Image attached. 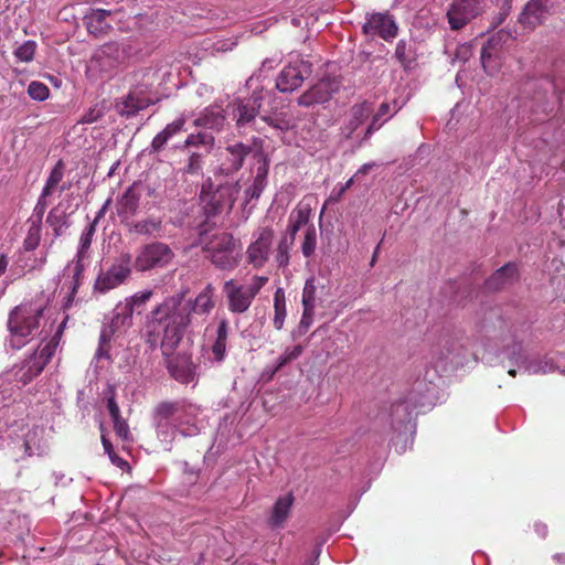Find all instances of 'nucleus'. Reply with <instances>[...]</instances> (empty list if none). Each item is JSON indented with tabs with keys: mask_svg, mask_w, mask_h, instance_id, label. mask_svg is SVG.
Instances as JSON below:
<instances>
[{
	"mask_svg": "<svg viewBox=\"0 0 565 565\" xmlns=\"http://www.w3.org/2000/svg\"><path fill=\"white\" fill-rule=\"evenodd\" d=\"M302 352L303 347L301 344L286 348L285 351L276 359L275 371L297 360Z\"/></svg>",
	"mask_w": 565,
	"mask_h": 565,
	"instance_id": "43",
	"label": "nucleus"
},
{
	"mask_svg": "<svg viewBox=\"0 0 565 565\" xmlns=\"http://www.w3.org/2000/svg\"><path fill=\"white\" fill-rule=\"evenodd\" d=\"M152 296L151 289H145L125 298L120 303L134 316L135 312L140 313L143 310Z\"/></svg>",
	"mask_w": 565,
	"mask_h": 565,
	"instance_id": "40",
	"label": "nucleus"
},
{
	"mask_svg": "<svg viewBox=\"0 0 565 565\" xmlns=\"http://www.w3.org/2000/svg\"><path fill=\"white\" fill-rule=\"evenodd\" d=\"M35 50L36 43L34 41L28 40L15 49L14 56L20 62L29 63L33 60Z\"/></svg>",
	"mask_w": 565,
	"mask_h": 565,
	"instance_id": "49",
	"label": "nucleus"
},
{
	"mask_svg": "<svg viewBox=\"0 0 565 565\" xmlns=\"http://www.w3.org/2000/svg\"><path fill=\"white\" fill-rule=\"evenodd\" d=\"M28 94L34 100L43 102L49 97L50 89L45 84L33 81L29 84Z\"/></svg>",
	"mask_w": 565,
	"mask_h": 565,
	"instance_id": "53",
	"label": "nucleus"
},
{
	"mask_svg": "<svg viewBox=\"0 0 565 565\" xmlns=\"http://www.w3.org/2000/svg\"><path fill=\"white\" fill-rule=\"evenodd\" d=\"M225 121L223 109L213 105L207 108L195 119V126L204 127L207 129H221Z\"/></svg>",
	"mask_w": 565,
	"mask_h": 565,
	"instance_id": "32",
	"label": "nucleus"
},
{
	"mask_svg": "<svg viewBox=\"0 0 565 565\" xmlns=\"http://www.w3.org/2000/svg\"><path fill=\"white\" fill-rule=\"evenodd\" d=\"M262 106V96L253 95L245 99H237L233 105V114L238 128L250 124L257 116Z\"/></svg>",
	"mask_w": 565,
	"mask_h": 565,
	"instance_id": "24",
	"label": "nucleus"
},
{
	"mask_svg": "<svg viewBox=\"0 0 565 565\" xmlns=\"http://www.w3.org/2000/svg\"><path fill=\"white\" fill-rule=\"evenodd\" d=\"M175 411V406L174 404H171V403H161L158 407H157V412L158 414L162 415L163 417H169L170 415H172Z\"/></svg>",
	"mask_w": 565,
	"mask_h": 565,
	"instance_id": "59",
	"label": "nucleus"
},
{
	"mask_svg": "<svg viewBox=\"0 0 565 565\" xmlns=\"http://www.w3.org/2000/svg\"><path fill=\"white\" fill-rule=\"evenodd\" d=\"M409 53H411V45L405 40H399L397 42V45L395 49V57L405 67L409 66V64L412 63V57H411Z\"/></svg>",
	"mask_w": 565,
	"mask_h": 565,
	"instance_id": "54",
	"label": "nucleus"
},
{
	"mask_svg": "<svg viewBox=\"0 0 565 565\" xmlns=\"http://www.w3.org/2000/svg\"><path fill=\"white\" fill-rule=\"evenodd\" d=\"M109 460L113 465L117 466L120 469L129 468V463L121 457H119L115 451H111V454L108 456Z\"/></svg>",
	"mask_w": 565,
	"mask_h": 565,
	"instance_id": "61",
	"label": "nucleus"
},
{
	"mask_svg": "<svg viewBox=\"0 0 565 565\" xmlns=\"http://www.w3.org/2000/svg\"><path fill=\"white\" fill-rule=\"evenodd\" d=\"M113 14L111 10L105 9H89L83 17V22L89 34L94 36H103L111 29L109 17Z\"/></svg>",
	"mask_w": 565,
	"mask_h": 565,
	"instance_id": "26",
	"label": "nucleus"
},
{
	"mask_svg": "<svg viewBox=\"0 0 565 565\" xmlns=\"http://www.w3.org/2000/svg\"><path fill=\"white\" fill-rule=\"evenodd\" d=\"M64 178V163L62 160H58L55 166L52 168L45 184L42 189L44 195H52L54 189L60 184V182Z\"/></svg>",
	"mask_w": 565,
	"mask_h": 565,
	"instance_id": "42",
	"label": "nucleus"
},
{
	"mask_svg": "<svg viewBox=\"0 0 565 565\" xmlns=\"http://www.w3.org/2000/svg\"><path fill=\"white\" fill-rule=\"evenodd\" d=\"M110 345L98 342V348L86 372V379L89 386L99 385L100 380L105 377L107 367L110 364Z\"/></svg>",
	"mask_w": 565,
	"mask_h": 565,
	"instance_id": "23",
	"label": "nucleus"
},
{
	"mask_svg": "<svg viewBox=\"0 0 565 565\" xmlns=\"http://www.w3.org/2000/svg\"><path fill=\"white\" fill-rule=\"evenodd\" d=\"M311 217V207L308 204H300L294 210L289 216V223L287 232L290 235L291 242L295 241V236L298 231L308 224Z\"/></svg>",
	"mask_w": 565,
	"mask_h": 565,
	"instance_id": "36",
	"label": "nucleus"
},
{
	"mask_svg": "<svg viewBox=\"0 0 565 565\" xmlns=\"http://www.w3.org/2000/svg\"><path fill=\"white\" fill-rule=\"evenodd\" d=\"M131 275V257L124 254L120 258L111 264L106 270H102L94 284V290L106 294L120 285L125 284Z\"/></svg>",
	"mask_w": 565,
	"mask_h": 565,
	"instance_id": "12",
	"label": "nucleus"
},
{
	"mask_svg": "<svg viewBox=\"0 0 565 565\" xmlns=\"http://www.w3.org/2000/svg\"><path fill=\"white\" fill-rule=\"evenodd\" d=\"M215 142V138L211 132L200 131L198 134H190L183 143L177 146L179 150H191L194 148L198 151L209 153Z\"/></svg>",
	"mask_w": 565,
	"mask_h": 565,
	"instance_id": "31",
	"label": "nucleus"
},
{
	"mask_svg": "<svg viewBox=\"0 0 565 565\" xmlns=\"http://www.w3.org/2000/svg\"><path fill=\"white\" fill-rule=\"evenodd\" d=\"M204 154V151L189 150L188 161L183 168L184 172L189 174L199 173L202 169V160Z\"/></svg>",
	"mask_w": 565,
	"mask_h": 565,
	"instance_id": "48",
	"label": "nucleus"
},
{
	"mask_svg": "<svg viewBox=\"0 0 565 565\" xmlns=\"http://www.w3.org/2000/svg\"><path fill=\"white\" fill-rule=\"evenodd\" d=\"M316 279L310 277L306 280L302 290V307L315 308L316 307Z\"/></svg>",
	"mask_w": 565,
	"mask_h": 565,
	"instance_id": "50",
	"label": "nucleus"
},
{
	"mask_svg": "<svg viewBox=\"0 0 565 565\" xmlns=\"http://www.w3.org/2000/svg\"><path fill=\"white\" fill-rule=\"evenodd\" d=\"M398 108L396 107V103L393 105L388 103H382L377 109V111L373 115L372 120L366 129V136L372 135L374 131L379 130L390 118H392Z\"/></svg>",
	"mask_w": 565,
	"mask_h": 565,
	"instance_id": "37",
	"label": "nucleus"
},
{
	"mask_svg": "<svg viewBox=\"0 0 565 565\" xmlns=\"http://www.w3.org/2000/svg\"><path fill=\"white\" fill-rule=\"evenodd\" d=\"M44 308L36 303H21L13 308L9 313L8 330L9 338L7 340L8 345L13 350H20L28 344L35 335L44 333L41 342H47L57 324L51 323L49 330L44 323L43 316Z\"/></svg>",
	"mask_w": 565,
	"mask_h": 565,
	"instance_id": "2",
	"label": "nucleus"
},
{
	"mask_svg": "<svg viewBox=\"0 0 565 565\" xmlns=\"http://www.w3.org/2000/svg\"><path fill=\"white\" fill-rule=\"evenodd\" d=\"M338 89L339 83L335 79H321L299 96L298 104L305 107L323 104L328 102Z\"/></svg>",
	"mask_w": 565,
	"mask_h": 565,
	"instance_id": "19",
	"label": "nucleus"
},
{
	"mask_svg": "<svg viewBox=\"0 0 565 565\" xmlns=\"http://www.w3.org/2000/svg\"><path fill=\"white\" fill-rule=\"evenodd\" d=\"M107 408L111 417L116 435L122 440H128L130 437L129 426L127 420L120 415V409L115 401L114 394L107 398Z\"/></svg>",
	"mask_w": 565,
	"mask_h": 565,
	"instance_id": "35",
	"label": "nucleus"
},
{
	"mask_svg": "<svg viewBox=\"0 0 565 565\" xmlns=\"http://www.w3.org/2000/svg\"><path fill=\"white\" fill-rule=\"evenodd\" d=\"M516 277V266L507 264L491 275L486 281V287L489 290H499L504 286L511 284Z\"/></svg>",
	"mask_w": 565,
	"mask_h": 565,
	"instance_id": "33",
	"label": "nucleus"
},
{
	"mask_svg": "<svg viewBox=\"0 0 565 565\" xmlns=\"http://www.w3.org/2000/svg\"><path fill=\"white\" fill-rule=\"evenodd\" d=\"M250 151L252 147L243 142L228 145L223 153L224 158L220 167L221 171L226 175L238 171Z\"/></svg>",
	"mask_w": 565,
	"mask_h": 565,
	"instance_id": "22",
	"label": "nucleus"
},
{
	"mask_svg": "<svg viewBox=\"0 0 565 565\" xmlns=\"http://www.w3.org/2000/svg\"><path fill=\"white\" fill-rule=\"evenodd\" d=\"M50 195H44V192L41 191L40 196L38 198V202L33 209L32 215L28 220V222H33L38 224H42L43 216L45 214V211L47 209L49 202L47 198Z\"/></svg>",
	"mask_w": 565,
	"mask_h": 565,
	"instance_id": "52",
	"label": "nucleus"
},
{
	"mask_svg": "<svg viewBox=\"0 0 565 565\" xmlns=\"http://www.w3.org/2000/svg\"><path fill=\"white\" fill-rule=\"evenodd\" d=\"M157 75L158 71L152 67L140 68L134 73V87L122 102L117 104L120 115L132 117L153 103L149 93L157 82Z\"/></svg>",
	"mask_w": 565,
	"mask_h": 565,
	"instance_id": "4",
	"label": "nucleus"
},
{
	"mask_svg": "<svg viewBox=\"0 0 565 565\" xmlns=\"http://www.w3.org/2000/svg\"><path fill=\"white\" fill-rule=\"evenodd\" d=\"M512 36L504 30L498 31L490 36L481 47L480 60L483 70L492 75L499 71L502 60L503 47Z\"/></svg>",
	"mask_w": 565,
	"mask_h": 565,
	"instance_id": "14",
	"label": "nucleus"
},
{
	"mask_svg": "<svg viewBox=\"0 0 565 565\" xmlns=\"http://www.w3.org/2000/svg\"><path fill=\"white\" fill-rule=\"evenodd\" d=\"M486 0H452L446 12L449 28L452 31L463 29L480 17L486 11Z\"/></svg>",
	"mask_w": 565,
	"mask_h": 565,
	"instance_id": "11",
	"label": "nucleus"
},
{
	"mask_svg": "<svg viewBox=\"0 0 565 565\" xmlns=\"http://www.w3.org/2000/svg\"><path fill=\"white\" fill-rule=\"evenodd\" d=\"M274 239V231L270 227H260L253 234V241L246 249V260L255 269L265 266L269 258Z\"/></svg>",
	"mask_w": 565,
	"mask_h": 565,
	"instance_id": "16",
	"label": "nucleus"
},
{
	"mask_svg": "<svg viewBox=\"0 0 565 565\" xmlns=\"http://www.w3.org/2000/svg\"><path fill=\"white\" fill-rule=\"evenodd\" d=\"M167 136L162 132V130L154 136V138L151 141V151L152 152H159L161 151L164 146L168 143Z\"/></svg>",
	"mask_w": 565,
	"mask_h": 565,
	"instance_id": "57",
	"label": "nucleus"
},
{
	"mask_svg": "<svg viewBox=\"0 0 565 565\" xmlns=\"http://www.w3.org/2000/svg\"><path fill=\"white\" fill-rule=\"evenodd\" d=\"M267 282V276H254L247 285H239L234 279L226 280L223 291L226 296L228 310L235 315L245 313Z\"/></svg>",
	"mask_w": 565,
	"mask_h": 565,
	"instance_id": "8",
	"label": "nucleus"
},
{
	"mask_svg": "<svg viewBox=\"0 0 565 565\" xmlns=\"http://www.w3.org/2000/svg\"><path fill=\"white\" fill-rule=\"evenodd\" d=\"M110 203H111V199L109 198L105 201V203L98 210V212L96 213V215L90 224H94L95 227L97 226L98 222L105 216Z\"/></svg>",
	"mask_w": 565,
	"mask_h": 565,
	"instance_id": "60",
	"label": "nucleus"
},
{
	"mask_svg": "<svg viewBox=\"0 0 565 565\" xmlns=\"http://www.w3.org/2000/svg\"><path fill=\"white\" fill-rule=\"evenodd\" d=\"M184 126H185V118L179 117L175 120H173L172 122L168 124L164 127V129L162 130V132L167 136V139L170 140L174 136H177L178 134L183 131Z\"/></svg>",
	"mask_w": 565,
	"mask_h": 565,
	"instance_id": "55",
	"label": "nucleus"
},
{
	"mask_svg": "<svg viewBox=\"0 0 565 565\" xmlns=\"http://www.w3.org/2000/svg\"><path fill=\"white\" fill-rule=\"evenodd\" d=\"M266 121L271 128L285 132L294 127L292 119L280 114L275 116H265L262 118Z\"/></svg>",
	"mask_w": 565,
	"mask_h": 565,
	"instance_id": "46",
	"label": "nucleus"
},
{
	"mask_svg": "<svg viewBox=\"0 0 565 565\" xmlns=\"http://www.w3.org/2000/svg\"><path fill=\"white\" fill-rule=\"evenodd\" d=\"M29 228L26 237L23 242V247L25 250H34L41 241V231H42V224L28 222Z\"/></svg>",
	"mask_w": 565,
	"mask_h": 565,
	"instance_id": "44",
	"label": "nucleus"
},
{
	"mask_svg": "<svg viewBox=\"0 0 565 565\" xmlns=\"http://www.w3.org/2000/svg\"><path fill=\"white\" fill-rule=\"evenodd\" d=\"M211 263L223 271L234 270L241 260L237 241L227 232L214 234L203 247Z\"/></svg>",
	"mask_w": 565,
	"mask_h": 565,
	"instance_id": "6",
	"label": "nucleus"
},
{
	"mask_svg": "<svg viewBox=\"0 0 565 565\" xmlns=\"http://www.w3.org/2000/svg\"><path fill=\"white\" fill-rule=\"evenodd\" d=\"M72 213H67L62 203L54 206L46 216V224L53 230L54 236H62L72 225L70 220Z\"/></svg>",
	"mask_w": 565,
	"mask_h": 565,
	"instance_id": "29",
	"label": "nucleus"
},
{
	"mask_svg": "<svg viewBox=\"0 0 565 565\" xmlns=\"http://www.w3.org/2000/svg\"><path fill=\"white\" fill-rule=\"evenodd\" d=\"M96 232V227L94 224H89L82 233L79 237L77 254H76V264L73 268V274L70 280L68 289H71V294L74 295L79 286V277L84 270V260L87 258L88 249L92 245L93 236Z\"/></svg>",
	"mask_w": 565,
	"mask_h": 565,
	"instance_id": "21",
	"label": "nucleus"
},
{
	"mask_svg": "<svg viewBox=\"0 0 565 565\" xmlns=\"http://www.w3.org/2000/svg\"><path fill=\"white\" fill-rule=\"evenodd\" d=\"M317 246V233L315 226L311 224L306 228L303 242L301 244V252L305 257L313 255Z\"/></svg>",
	"mask_w": 565,
	"mask_h": 565,
	"instance_id": "47",
	"label": "nucleus"
},
{
	"mask_svg": "<svg viewBox=\"0 0 565 565\" xmlns=\"http://www.w3.org/2000/svg\"><path fill=\"white\" fill-rule=\"evenodd\" d=\"M181 289L156 306L146 318L145 337L151 349L161 348L170 355L180 344L193 316H209L215 307V288L207 284L194 299L185 300Z\"/></svg>",
	"mask_w": 565,
	"mask_h": 565,
	"instance_id": "1",
	"label": "nucleus"
},
{
	"mask_svg": "<svg viewBox=\"0 0 565 565\" xmlns=\"http://www.w3.org/2000/svg\"><path fill=\"white\" fill-rule=\"evenodd\" d=\"M472 56V45L468 43L459 44L454 53L452 62H467Z\"/></svg>",
	"mask_w": 565,
	"mask_h": 565,
	"instance_id": "56",
	"label": "nucleus"
},
{
	"mask_svg": "<svg viewBox=\"0 0 565 565\" xmlns=\"http://www.w3.org/2000/svg\"><path fill=\"white\" fill-rule=\"evenodd\" d=\"M503 353L509 358L511 363L516 366V369L512 367L509 370V374L512 376H515L516 372L531 375L547 374L555 370H561V372L565 373V365L559 363L555 364L551 358H527L523 354L522 347L519 343H515L511 350L507 349Z\"/></svg>",
	"mask_w": 565,
	"mask_h": 565,
	"instance_id": "9",
	"label": "nucleus"
},
{
	"mask_svg": "<svg viewBox=\"0 0 565 565\" xmlns=\"http://www.w3.org/2000/svg\"><path fill=\"white\" fill-rule=\"evenodd\" d=\"M239 192L238 182H226L213 186L207 180L203 183L200 200L205 214L215 216L223 212H230Z\"/></svg>",
	"mask_w": 565,
	"mask_h": 565,
	"instance_id": "7",
	"label": "nucleus"
},
{
	"mask_svg": "<svg viewBox=\"0 0 565 565\" xmlns=\"http://www.w3.org/2000/svg\"><path fill=\"white\" fill-rule=\"evenodd\" d=\"M362 30L366 35H379L385 41H391L397 35L398 28L392 15L375 12L366 17Z\"/></svg>",
	"mask_w": 565,
	"mask_h": 565,
	"instance_id": "18",
	"label": "nucleus"
},
{
	"mask_svg": "<svg viewBox=\"0 0 565 565\" xmlns=\"http://www.w3.org/2000/svg\"><path fill=\"white\" fill-rule=\"evenodd\" d=\"M131 326L132 315L118 302L110 315L104 318L98 342L110 345V341L115 335L126 333Z\"/></svg>",
	"mask_w": 565,
	"mask_h": 565,
	"instance_id": "15",
	"label": "nucleus"
},
{
	"mask_svg": "<svg viewBox=\"0 0 565 565\" xmlns=\"http://www.w3.org/2000/svg\"><path fill=\"white\" fill-rule=\"evenodd\" d=\"M174 253L162 242L143 245L137 253L134 267L139 273L167 268L173 260Z\"/></svg>",
	"mask_w": 565,
	"mask_h": 565,
	"instance_id": "10",
	"label": "nucleus"
},
{
	"mask_svg": "<svg viewBox=\"0 0 565 565\" xmlns=\"http://www.w3.org/2000/svg\"><path fill=\"white\" fill-rule=\"evenodd\" d=\"M310 73V63L296 56L280 71L276 79V87L281 93H292L302 85Z\"/></svg>",
	"mask_w": 565,
	"mask_h": 565,
	"instance_id": "13",
	"label": "nucleus"
},
{
	"mask_svg": "<svg viewBox=\"0 0 565 565\" xmlns=\"http://www.w3.org/2000/svg\"><path fill=\"white\" fill-rule=\"evenodd\" d=\"M131 230L146 236H162V221L160 217L149 216L132 224Z\"/></svg>",
	"mask_w": 565,
	"mask_h": 565,
	"instance_id": "38",
	"label": "nucleus"
},
{
	"mask_svg": "<svg viewBox=\"0 0 565 565\" xmlns=\"http://www.w3.org/2000/svg\"><path fill=\"white\" fill-rule=\"evenodd\" d=\"M315 308L303 307V312L298 324V328L292 332V338L296 339L307 333L313 322Z\"/></svg>",
	"mask_w": 565,
	"mask_h": 565,
	"instance_id": "51",
	"label": "nucleus"
},
{
	"mask_svg": "<svg viewBox=\"0 0 565 565\" xmlns=\"http://www.w3.org/2000/svg\"><path fill=\"white\" fill-rule=\"evenodd\" d=\"M556 0H530L519 15L524 29L533 30L554 10Z\"/></svg>",
	"mask_w": 565,
	"mask_h": 565,
	"instance_id": "17",
	"label": "nucleus"
},
{
	"mask_svg": "<svg viewBox=\"0 0 565 565\" xmlns=\"http://www.w3.org/2000/svg\"><path fill=\"white\" fill-rule=\"evenodd\" d=\"M100 117H102V111L99 109L90 108L83 115L81 122L93 124V122H96Z\"/></svg>",
	"mask_w": 565,
	"mask_h": 565,
	"instance_id": "58",
	"label": "nucleus"
},
{
	"mask_svg": "<svg viewBox=\"0 0 565 565\" xmlns=\"http://www.w3.org/2000/svg\"><path fill=\"white\" fill-rule=\"evenodd\" d=\"M67 317L61 321L56 327L52 338L44 343V340L40 342L33 355L23 362L21 365H14L12 369L7 370L0 374V388L4 386H11V388H22L28 385L35 376H38L44 366L49 363L52 356L55 354L65 326Z\"/></svg>",
	"mask_w": 565,
	"mask_h": 565,
	"instance_id": "3",
	"label": "nucleus"
},
{
	"mask_svg": "<svg viewBox=\"0 0 565 565\" xmlns=\"http://www.w3.org/2000/svg\"><path fill=\"white\" fill-rule=\"evenodd\" d=\"M373 107L371 103L364 102L352 106L350 117L343 132L350 137L371 116Z\"/></svg>",
	"mask_w": 565,
	"mask_h": 565,
	"instance_id": "30",
	"label": "nucleus"
},
{
	"mask_svg": "<svg viewBox=\"0 0 565 565\" xmlns=\"http://www.w3.org/2000/svg\"><path fill=\"white\" fill-rule=\"evenodd\" d=\"M134 55L130 44L108 42L98 47L90 60L89 70L102 77H111Z\"/></svg>",
	"mask_w": 565,
	"mask_h": 565,
	"instance_id": "5",
	"label": "nucleus"
},
{
	"mask_svg": "<svg viewBox=\"0 0 565 565\" xmlns=\"http://www.w3.org/2000/svg\"><path fill=\"white\" fill-rule=\"evenodd\" d=\"M276 65H277V61L275 58H266L262 63L260 72L263 70H273L274 67H276Z\"/></svg>",
	"mask_w": 565,
	"mask_h": 565,
	"instance_id": "63",
	"label": "nucleus"
},
{
	"mask_svg": "<svg viewBox=\"0 0 565 565\" xmlns=\"http://www.w3.org/2000/svg\"><path fill=\"white\" fill-rule=\"evenodd\" d=\"M461 345L451 339H444L430 348V362L436 366H447L448 364L458 366L462 362L459 359Z\"/></svg>",
	"mask_w": 565,
	"mask_h": 565,
	"instance_id": "20",
	"label": "nucleus"
},
{
	"mask_svg": "<svg viewBox=\"0 0 565 565\" xmlns=\"http://www.w3.org/2000/svg\"><path fill=\"white\" fill-rule=\"evenodd\" d=\"M230 332V323L223 318L218 321L215 337L212 340L210 350L207 351V360L211 363L221 364L226 358V345Z\"/></svg>",
	"mask_w": 565,
	"mask_h": 565,
	"instance_id": "25",
	"label": "nucleus"
},
{
	"mask_svg": "<svg viewBox=\"0 0 565 565\" xmlns=\"http://www.w3.org/2000/svg\"><path fill=\"white\" fill-rule=\"evenodd\" d=\"M267 173L268 169L266 164L257 168V172L252 185L245 190V196L247 201L253 199L257 200L262 195L264 189L267 185Z\"/></svg>",
	"mask_w": 565,
	"mask_h": 565,
	"instance_id": "41",
	"label": "nucleus"
},
{
	"mask_svg": "<svg viewBox=\"0 0 565 565\" xmlns=\"http://www.w3.org/2000/svg\"><path fill=\"white\" fill-rule=\"evenodd\" d=\"M141 183H132L118 199L116 207L120 217L127 218L137 213L141 198Z\"/></svg>",
	"mask_w": 565,
	"mask_h": 565,
	"instance_id": "27",
	"label": "nucleus"
},
{
	"mask_svg": "<svg viewBox=\"0 0 565 565\" xmlns=\"http://www.w3.org/2000/svg\"><path fill=\"white\" fill-rule=\"evenodd\" d=\"M292 244L291 238L282 237L279 241L275 256L278 267H287L289 265V250Z\"/></svg>",
	"mask_w": 565,
	"mask_h": 565,
	"instance_id": "45",
	"label": "nucleus"
},
{
	"mask_svg": "<svg viewBox=\"0 0 565 565\" xmlns=\"http://www.w3.org/2000/svg\"><path fill=\"white\" fill-rule=\"evenodd\" d=\"M292 504L294 495L291 493H288L284 497H279L273 507V512L269 518L270 526H280L289 516Z\"/></svg>",
	"mask_w": 565,
	"mask_h": 565,
	"instance_id": "34",
	"label": "nucleus"
},
{
	"mask_svg": "<svg viewBox=\"0 0 565 565\" xmlns=\"http://www.w3.org/2000/svg\"><path fill=\"white\" fill-rule=\"evenodd\" d=\"M170 374L181 384L195 385L196 367L188 358H177L169 365Z\"/></svg>",
	"mask_w": 565,
	"mask_h": 565,
	"instance_id": "28",
	"label": "nucleus"
},
{
	"mask_svg": "<svg viewBox=\"0 0 565 565\" xmlns=\"http://www.w3.org/2000/svg\"><path fill=\"white\" fill-rule=\"evenodd\" d=\"M286 317L287 309L285 290L281 287H278L274 294L273 324L276 330H281L284 328Z\"/></svg>",
	"mask_w": 565,
	"mask_h": 565,
	"instance_id": "39",
	"label": "nucleus"
},
{
	"mask_svg": "<svg viewBox=\"0 0 565 565\" xmlns=\"http://www.w3.org/2000/svg\"><path fill=\"white\" fill-rule=\"evenodd\" d=\"M216 45V51H222V52H226V51H230L233 49V46L235 45L234 42H231L230 44H226V43H222V42H218L215 44Z\"/></svg>",
	"mask_w": 565,
	"mask_h": 565,
	"instance_id": "64",
	"label": "nucleus"
},
{
	"mask_svg": "<svg viewBox=\"0 0 565 565\" xmlns=\"http://www.w3.org/2000/svg\"><path fill=\"white\" fill-rule=\"evenodd\" d=\"M102 444H103L105 452L108 456L111 454V451H115L110 440L104 434H102Z\"/></svg>",
	"mask_w": 565,
	"mask_h": 565,
	"instance_id": "62",
	"label": "nucleus"
}]
</instances>
